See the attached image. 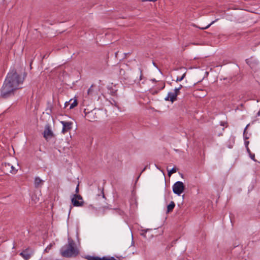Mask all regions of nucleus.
<instances>
[{
  "label": "nucleus",
  "instance_id": "27",
  "mask_svg": "<svg viewBox=\"0 0 260 260\" xmlns=\"http://www.w3.org/2000/svg\"><path fill=\"white\" fill-rule=\"evenodd\" d=\"M247 126H248V125L245 128L244 131V133H243V135H244L245 139H248V137H247V136H245V134L246 130V128H247Z\"/></svg>",
  "mask_w": 260,
  "mask_h": 260
},
{
  "label": "nucleus",
  "instance_id": "5",
  "mask_svg": "<svg viewBox=\"0 0 260 260\" xmlns=\"http://www.w3.org/2000/svg\"><path fill=\"white\" fill-rule=\"evenodd\" d=\"M60 123L62 125V133L63 134H64L72 129L73 124L72 122L61 121Z\"/></svg>",
  "mask_w": 260,
  "mask_h": 260
},
{
  "label": "nucleus",
  "instance_id": "28",
  "mask_svg": "<svg viewBox=\"0 0 260 260\" xmlns=\"http://www.w3.org/2000/svg\"><path fill=\"white\" fill-rule=\"evenodd\" d=\"M79 185L78 184L76 187L75 192H76V194H77L79 191Z\"/></svg>",
  "mask_w": 260,
  "mask_h": 260
},
{
  "label": "nucleus",
  "instance_id": "4",
  "mask_svg": "<svg viewBox=\"0 0 260 260\" xmlns=\"http://www.w3.org/2000/svg\"><path fill=\"white\" fill-rule=\"evenodd\" d=\"M72 203L74 206L81 207L84 204V202L82 196L80 194H75L71 199Z\"/></svg>",
  "mask_w": 260,
  "mask_h": 260
},
{
  "label": "nucleus",
  "instance_id": "6",
  "mask_svg": "<svg viewBox=\"0 0 260 260\" xmlns=\"http://www.w3.org/2000/svg\"><path fill=\"white\" fill-rule=\"evenodd\" d=\"M43 137L46 140L53 137V133L51 129L50 125L47 124L45 126V129L43 133Z\"/></svg>",
  "mask_w": 260,
  "mask_h": 260
},
{
  "label": "nucleus",
  "instance_id": "3",
  "mask_svg": "<svg viewBox=\"0 0 260 260\" xmlns=\"http://www.w3.org/2000/svg\"><path fill=\"white\" fill-rule=\"evenodd\" d=\"M173 192L180 196V194L184 191L185 186L183 183L181 181H177L173 185L172 187Z\"/></svg>",
  "mask_w": 260,
  "mask_h": 260
},
{
  "label": "nucleus",
  "instance_id": "23",
  "mask_svg": "<svg viewBox=\"0 0 260 260\" xmlns=\"http://www.w3.org/2000/svg\"><path fill=\"white\" fill-rule=\"evenodd\" d=\"M10 170H12V172L10 173L15 174L17 172V170L15 169L14 167L12 165V167H11Z\"/></svg>",
  "mask_w": 260,
  "mask_h": 260
},
{
  "label": "nucleus",
  "instance_id": "35",
  "mask_svg": "<svg viewBox=\"0 0 260 260\" xmlns=\"http://www.w3.org/2000/svg\"><path fill=\"white\" fill-rule=\"evenodd\" d=\"M182 88V85H180L179 87H178L177 88L179 89V90H180Z\"/></svg>",
  "mask_w": 260,
  "mask_h": 260
},
{
  "label": "nucleus",
  "instance_id": "18",
  "mask_svg": "<svg viewBox=\"0 0 260 260\" xmlns=\"http://www.w3.org/2000/svg\"><path fill=\"white\" fill-rule=\"evenodd\" d=\"M186 73H184L181 77H178L176 79V82L181 81L185 77Z\"/></svg>",
  "mask_w": 260,
  "mask_h": 260
},
{
  "label": "nucleus",
  "instance_id": "21",
  "mask_svg": "<svg viewBox=\"0 0 260 260\" xmlns=\"http://www.w3.org/2000/svg\"><path fill=\"white\" fill-rule=\"evenodd\" d=\"M215 21H213L211 23H210L209 24L207 25L206 26L204 27V26H203V27H200V29H207L208 28H209L212 24H213L214 23Z\"/></svg>",
  "mask_w": 260,
  "mask_h": 260
},
{
  "label": "nucleus",
  "instance_id": "7",
  "mask_svg": "<svg viewBox=\"0 0 260 260\" xmlns=\"http://www.w3.org/2000/svg\"><path fill=\"white\" fill-rule=\"evenodd\" d=\"M12 167V164L7 162H4L2 164L1 170L6 174H8L12 172V170H10Z\"/></svg>",
  "mask_w": 260,
  "mask_h": 260
},
{
  "label": "nucleus",
  "instance_id": "20",
  "mask_svg": "<svg viewBox=\"0 0 260 260\" xmlns=\"http://www.w3.org/2000/svg\"><path fill=\"white\" fill-rule=\"evenodd\" d=\"M103 260H116V258L113 257H107V256H103Z\"/></svg>",
  "mask_w": 260,
  "mask_h": 260
},
{
  "label": "nucleus",
  "instance_id": "39",
  "mask_svg": "<svg viewBox=\"0 0 260 260\" xmlns=\"http://www.w3.org/2000/svg\"><path fill=\"white\" fill-rule=\"evenodd\" d=\"M141 174V173H140V174H139V175L138 176V179L139 178V177H140Z\"/></svg>",
  "mask_w": 260,
  "mask_h": 260
},
{
  "label": "nucleus",
  "instance_id": "26",
  "mask_svg": "<svg viewBox=\"0 0 260 260\" xmlns=\"http://www.w3.org/2000/svg\"><path fill=\"white\" fill-rule=\"evenodd\" d=\"M245 62L249 66H251V63H252V61L250 60L249 59L247 58V59H246L245 60Z\"/></svg>",
  "mask_w": 260,
  "mask_h": 260
},
{
  "label": "nucleus",
  "instance_id": "31",
  "mask_svg": "<svg viewBox=\"0 0 260 260\" xmlns=\"http://www.w3.org/2000/svg\"><path fill=\"white\" fill-rule=\"evenodd\" d=\"M246 150H247V152H248V153L249 154V155L250 154V153H252L251 152L249 147L246 148Z\"/></svg>",
  "mask_w": 260,
  "mask_h": 260
},
{
  "label": "nucleus",
  "instance_id": "1",
  "mask_svg": "<svg viewBox=\"0 0 260 260\" xmlns=\"http://www.w3.org/2000/svg\"><path fill=\"white\" fill-rule=\"evenodd\" d=\"M25 76L26 73H24V76L22 77L14 68L11 69L7 74L1 89V96L6 99L13 94V92L19 88V85L23 83Z\"/></svg>",
  "mask_w": 260,
  "mask_h": 260
},
{
  "label": "nucleus",
  "instance_id": "8",
  "mask_svg": "<svg viewBox=\"0 0 260 260\" xmlns=\"http://www.w3.org/2000/svg\"><path fill=\"white\" fill-rule=\"evenodd\" d=\"M84 113L85 114V118L89 121H94L96 120L94 117V112L92 111L86 112V109H84Z\"/></svg>",
  "mask_w": 260,
  "mask_h": 260
},
{
  "label": "nucleus",
  "instance_id": "15",
  "mask_svg": "<svg viewBox=\"0 0 260 260\" xmlns=\"http://www.w3.org/2000/svg\"><path fill=\"white\" fill-rule=\"evenodd\" d=\"M168 172V176H170L172 174L175 173L177 171V168L175 167L173 168L171 170H169L167 169Z\"/></svg>",
  "mask_w": 260,
  "mask_h": 260
},
{
  "label": "nucleus",
  "instance_id": "38",
  "mask_svg": "<svg viewBox=\"0 0 260 260\" xmlns=\"http://www.w3.org/2000/svg\"><path fill=\"white\" fill-rule=\"evenodd\" d=\"M153 64L154 66H156L155 63H154V62H153Z\"/></svg>",
  "mask_w": 260,
  "mask_h": 260
},
{
  "label": "nucleus",
  "instance_id": "10",
  "mask_svg": "<svg viewBox=\"0 0 260 260\" xmlns=\"http://www.w3.org/2000/svg\"><path fill=\"white\" fill-rule=\"evenodd\" d=\"M44 181L42 180L39 177H36L34 180V185L35 188L41 187Z\"/></svg>",
  "mask_w": 260,
  "mask_h": 260
},
{
  "label": "nucleus",
  "instance_id": "11",
  "mask_svg": "<svg viewBox=\"0 0 260 260\" xmlns=\"http://www.w3.org/2000/svg\"><path fill=\"white\" fill-rule=\"evenodd\" d=\"M20 255L22 256L25 260H28L31 257V254L28 252L27 250H24L20 253Z\"/></svg>",
  "mask_w": 260,
  "mask_h": 260
},
{
  "label": "nucleus",
  "instance_id": "14",
  "mask_svg": "<svg viewBox=\"0 0 260 260\" xmlns=\"http://www.w3.org/2000/svg\"><path fill=\"white\" fill-rule=\"evenodd\" d=\"M85 258L88 260H103V257H100L99 256H94L90 255H87L85 257Z\"/></svg>",
  "mask_w": 260,
  "mask_h": 260
},
{
  "label": "nucleus",
  "instance_id": "12",
  "mask_svg": "<svg viewBox=\"0 0 260 260\" xmlns=\"http://www.w3.org/2000/svg\"><path fill=\"white\" fill-rule=\"evenodd\" d=\"M139 74V77L138 76L136 78H135L134 77L132 78V79L133 81L134 82H139L142 79V70L141 69H139L138 72V75Z\"/></svg>",
  "mask_w": 260,
  "mask_h": 260
},
{
  "label": "nucleus",
  "instance_id": "36",
  "mask_svg": "<svg viewBox=\"0 0 260 260\" xmlns=\"http://www.w3.org/2000/svg\"><path fill=\"white\" fill-rule=\"evenodd\" d=\"M146 168V167H145V168L142 170V171H141V174H142V173H143V172L145 170Z\"/></svg>",
  "mask_w": 260,
  "mask_h": 260
},
{
  "label": "nucleus",
  "instance_id": "2",
  "mask_svg": "<svg viewBox=\"0 0 260 260\" xmlns=\"http://www.w3.org/2000/svg\"><path fill=\"white\" fill-rule=\"evenodd\" d=\"M59 252L62 257L66 258L75 257L80 253L75 242L71 238H68V243L60 249Z\"/></svg>",
  "mask_w": 260,
  "mask_h": 260
},
{
  "label": "nucleus",
  "instance_id": "13",
  "mask_svg": "<svg viewBox=\"0 0 260 260\" xmlns=\"http://www.w3.org/2000/svg\"><path fill=\"white\" fill-rule=\"evenodd\" d=\"M175 206V204L173 201H171L170 203L167 206V213H169L173 210Z\"/></svg>",
  "mask_w": 260,
  "mask_h": 260
},
{
  "label": "nucleus",
  "instance_id": "40",
  "mask_svg": "<svg viewBox=\"0 0 260 260\" xmlns=\"http://www.w3.org/2000/svg\"><path fill=\"white\" fill-rule=\"evenodd\" d=\"M141 174V173H140V174H139V175L138 176V179L139 178V177H140Z\"/></svg>",
  "mask_w": 260,
  "mask_h": 260
},
{
  "label": "nucleus",
  "instance_id": "33",
  "mask_svg": "<svg viewBox=\"0 0 260 260\" xmlns=\"http://www.w3.org/2000/svg\"><path fill=\"white\" fill-rule=\"evenodd\" d=\"M151 81H152L153 82H156L157 81L155 80V79H152L151 80Z\"/></svg>",
  "mask_w": 260,
  "mask_h": 260
},
{
  "label": "nucleus",
  "instance_id": "42",
  "mask_svg": "<svg viewBox=\"0 0 260 260\" xmlns=\"http://www.w3.org/2000/svg\"><path fill=\"white\" fill-rule=\"evenodd\" d=\"M68 103V102H66L65 103V106H67V104Z\"/></svg>",
  "mask_w": 260,
  "mask_h": 260
},
{
  "label": "nucleus",
  "instance_id": "17",
  "mask_svg": "<svg viewBox=\"0 0 260 260\" xmlns=\"http://www.w3.org/2000/svg\"><path fill=\"white\" fill-rule=\"evenodd\" d=\"M78 105V102H77V101L76 100H75L72 104L71 105H70V109H73L75 107H76L77 105Z\"/></svg>",
  "mask_w": 260,
  "mask_h": 260
},
{
  "label": "nucleus",
  "instance_id": "24",
  "mask_svg": "<svg viewBox=\"0 0 260 260\" xmlns=\"http://www.w3.org/2000/svg\"><path fill=\"white\" fill-rule=\"evenodd\" d=\"M250 157L254 161H256V160L255 159V155L253 153H250L249 155Z\"/></svg>",
  "mask_w": 260,
  "mask_h": 260
},
{
  "label": "nucleus",
  "instance_id": "32",
  "mask_svg": "<svg viewBox=\"0 0 260 260\" xmlns=\"http://www.w3.org/2000/svg\"><path fill=\"white\" fill-rule=\"evenodd\" d=\"M143 2H147V1H150V2H155L156 1V0H142Z\"/></svg>",
  "mask_w": 260,
  "mask_h": 260
},
{
  "label": "nucleus",
  "instance_id": "16",
  "mask_svg": "<svg viewBox=\"0 0 260 260\" xmlns=\"http://www.w3.org/2000/svg\"><path fill=\"white\" fill-rule=\"evenodd\" d=\"M53 108V106L52 105H50L48 106V107L46 109V111H47V113L48 114H51L52 112V109Z\"/></svg>",
  "mask_w": 260,
  "mask_h": 260
},
{
  "label": "nucleus",
  "instance_id": "29",
  "mask_svg": "<svg viewBox=\"0 0 260 260\" xmlns=\"http://www.w3.org/2000/svg\"><path fill=\"white\" fill-rule=\"evenodd\" d=\"M101 193L102 194V198L103 199H105V194H104V189L103 188H102V189L101 190Z\"/></svg>",
  "mask_w": 260,
  "mask_h": 260
},
{
  "label": "nucleus",
  "instance_id": "9",
  "mask_svg": "<svg viewBox=\"0 0 260 260\" xmlns=\"http://www.w3.org/2000/svg\"><path fill=\"white\" fill-rule=\"evenodd\" d=\"M177 97L176 93L169 92L167 96L165 98V100L166 101H171L172 103H173L177 100Z\"/></svg>",
  "mask_w": 260,
  "mask_h": 260
},
{
  "label": "nucleus",
  "instance_id": "34",
  "mask_svg": "<svg viewBox=\"0 0 260 260\" xmlns=\"http://www.w3.org/2000/svg\"><path fill=\"white\" fill-rule=\"evenodd\" d=\"M165 83H163L162 87L160 88V89H164L165 88Z\"/></svg>",
  "mask_w": 260,
  "mask_h": 260
},
{
  "label": "nucleus",
  "instance_id": "22",
  "mask_svg": "<svg viewBox=\"0 0 260 260\" xmlns=\"http://www.w3.org/2000/svg\"><path fill=\"white\" fill-rule=\"evenodd\" d=\"M93 85H91L90 87L88 89L87 93L88 94H92L93 92V89H92Z\"/></svg>",
  "mask_w": 260,
  "mask_h": 260
},
{
  "label": "nucleus",
  "instance_id": "37",
  "mask_svg": "<svg viewBox=\"0 0 260 260\" xmlns=\"http://www.w3.org/2000/svg\"><path fill=\"white\" fill-rule=\"evenodd\" d=\"M134 242L133 241V240H132V245H134Z\"/></svg>",
  "mask_w": 260,
  "mask_h": 260
},
{
  "label": "nucleus",
  "instance_id": "25",
  "mask_svg": "<svg viewBox=\"0 0 260 260\" xmlns=\"http://www.w3.org/2000/svg\"><path fill=\"white\" fill-rule=\"evenodd\" d=\"M174 93H176V96H177L180 93V90L179 89H178L177 88H175L174 89V92H173Z\"/></svg>",
  "mask_w": 260,
  "mask_h": 260
},
{
  "label": "nucleus",
  "instance_id": "41",
  "mask_svg": "<svg viewBox=\"0 0 260 260\" xmlns=\"http://www.w3.org/2000/svg\"><path fill=\"white\" fill-rule=\"evenodd\" d=\"M141 174V173H140V174H139V175L138 176V179L139 178V177H140Z\"/></svg>",
  "mask_w": 260,
  "mask_h": 260
},
{
  "label": "nucleus",
  "instance_id": "19",
  "mask_svg": "<svg viewBox=\"0 0 260 260\" xmlns=\"http://www.w3.org/2000/svg\"><path fill=\"white\" fill-rule=\"evenodd\" d=\"M54 245V243H50L48 246L45 248V251L46 252H48L49 250H50L52 247Z\"/></svg>",
  "mask_w": 260,
  "mask_h": 260
},
{
  "label": "nucleus",
  "instance_id": "30",
  "mask_svg": "<svg viewBox=\"0 0 260 260\" xmlns=\"http://www.w3.org/2000/svg\"><path fill=\"white\" fill-rule=\"evenodd\" d=\"M249 143V141H245L244 144H245L246 148L248 147Z\"/></svg>",
  "mask_w": 260,
  "mask_h": 260
}]
</instances>
